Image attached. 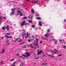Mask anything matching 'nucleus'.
Wrapping results in <instances>:
<instances>
[{"label": "nucleus", "mask_w": 66, "mask_h": 66, "mask_svg": "<svg viewBox=\"0 0 66 66\" xmlns=\"http://www.w3.org/2000/svg\"><path fill=\"white\" fill-rule=\"evenodd\" d=\"M30 46L31 48H34V47H33V46L32 44H30Z\"/></svg>", "instance_id": "obj_18"}, {"label": "nucleus", "mask_w": 66, "mask_h": 66, "mask_svg": "<svg viewBox=\"0 0 66 66\" xmlns=\"http://www.w3.org/2000/svg\"><path fill=\"white\" fill-rule=\"evenodd\" d=\"M33 45L35 46H38V43L36 42V43H33Z\"/></svg>", "instance_id": "obj_4"}, {"label": "nucleus", "mask_w": 66, "mask_h": 66, "mask_svg": "<svg viewBox=\"0 0 66 66\" xmlns=\"http://www.w3.org/2000/svg\"><path fill=\"white\" fill-rule=\"evenodd\" d=\"M54 50L55 52L53 50H51V52H52L53 53H54L55 54H56L58 52V51L56 49H54Z\"/></svg>", "instance_id": "obj_2"}, {"label": "nucleus", "mask_w": 66, "mask_h": 66, "mask_svg": "<svg viewBox=\"0 0 66 66\" xmlns=\"http://www.w3.org/2000/svg\"><path fill=\"white\" fill-rule=\"evenodd\" d=\"M16 63V62H14L13 64L11 65V66H15V64Z\"/></svg>", "instance_id": "obj_13"}, {"label": "nucleus", "mask_w": 66, "mask_h": 66, "mask_svg": "<svg viewBox=\"0 0 66 66\" xmlns=\"http://www.w3.org/2000/svg\"><path fill=\"white\" fill-rule=\"evenodd\" d=\"M12 2V3H18V2Z\"/></svg>", "instance_id": "obj_54"}, {"label": "nucleus", "mask_w": 66, "mask_h": 66, "mask_svg": "<svg viewBox=\"0 0 66 66\" xmlns=\"http://www.w3.org/2000/svg\"><path fill=\"white\" fill-rule=\"evenodd\" d=\"M43 56H45V55L43 54Z\"/></svg>", "instance_id": "obj_55"}, {"label": "nucleus", "mask_w": 66, "mask_h": 66, "mask_svg": "<svg viewBox=\"0 0 66 66\" xmlns=\"http://www.w3.org/2000/svg\"><path fill=\"white\" fill-rule=\"evenodd\" d=\"M10 45V43H9L7 44V45Z\"/></svg>", "instance_id": "obj_53"}, {"label": "nucleus", "mask_w": 66, "mask_h": 66, "mask_svg": "<svg viewBox=\"0 0 66 66\" xmlns=\"http://www.w3.org/2000/svg\"><path fill=\"white\" fill-rule=\"evenodd\" d=\"M14 14V11H12V12L11 13V14L10 15L12 16V15H13Z\"/></svg>", "instance_id": "obj_12"}, {"label": "nucleus", "mask_w": 66, "mask_h": 66, "mask_svg": "<svg viewBox=\"0 0 66 66\" xmlns=\"http://www.w3.org/2000/svg\"><path fill=\"white\" fill-rule=\"evenodd\" d=\"M47 32H50V29H48L47 30Z\"/></svg>", "instance_id": "obj_39"}, {"label": "nucleus", "mask_w": 66, "mask_h": 66, "mask_svg": "<svg viewBox=\"0 0 66 66\" xmlns=\"http://www.w3.org/2000/svg\"><path fill=\"white\" fill-rule=\"evenodd\" d=\"M38 2H39V1H37L36 2H35V3Z\"/></svg>", "instance_id": "obj_47"}, {"label": "nucleus", "mask_w": 66, "mask_h": 66, "mask_svg": "<svg viewBox=\"0 0 66 66\" xmlns=\"http://www.w3.org/2000/svg\"><path fill=\"white\" fill-rule=\"evenodd\" d=\"M22 56L24 57H27V56L24 54H22Z\"/></svg>", "instance_id": "obj_23"}, {"label": "nucleus", "mask_w": 66, "mask_h": 66, "mask_svg": "<svg viewBox=\"0 0 66 66\" xmlns=\"http://www.w3.org/2000/svg\"><path fill=\"white\" fill-rule=\"evenodd\" d=\"M13 38V37L12 36H8V38Z\"/></svg>", "instance_id": "obj_24"}, {"label": "nucleus", "mask_w": 66, "mask_h": 66, "mask_svg": "<svg viewBox=\"0 0 66 66\" xmlns=\"http://www.w3.org/2000/svg\"><path fill=\"white\" fill-rule=\"evenodd\" d=\"M50 56H51V57H53V58H54V56H53L52 55H50Z\"/></svg>", "instance_id": "obj_46"}, {"label": "nucleus", "mask_w": 66, "mask_h": 66, "mask_svg": "<svg viewBox=\"0 0 66 66\" xmlns=\"http://www.w3.org/2000/svg\"><path fill=\"white\" fill-rule=\"evenodd\" d=\"M15 10H16V8H13L11 9V11L12 12H14Z\"/></svg>", "instance_id": "obj_15"}, {"label": "nucleus", "mask_w": 66, "mask_h": 66, "mask_svg": "<svg viewBox=\"0 0 66 66\" xmlns=\"http://www.w3.org/2000/svg\"><path fill=\"white\" fill-rule=\"evenodd\" d=\"M52 40V41H53V40H55V39H53Z\"/></svg>", "instance_id": "obj_61"}, {"label": "nucleus", "mask_w": 66, "mask_h": 66, "mask_svg": "<svg viewBox=\"0 0 66 66\" xmlns=\"http://www.w3.org/2000/svg\"><path fill=\"white\" fill-rule=\"evenodd\" d=\"M31 11L32 14H34V9H31Z\"/></svg>", "instance_id": "obj_8"}, {"label": "nucleus", "mask_w": 66, "mask_h": 66, "mask_svg": "<svg viewBox=\"0 0 66 66\" xmlns=\"http://www.w3.org/2000/svg\"><path fill=\"white\" fill-rule=\"evenodd\" d=\"M42 6H43V5H39V6H41V7H42Z\"/></svg>", "instance_id": "obj_57"}, {"label": "nucleus", "mask_w": 66, "mask_h": 66, "mask_svg": "<svg viewBox=\"0 0 66 66\" xmlns=\"http://www.w3.org/2000/svg\"><path fill=\"white\" fill-rule=\"evenodd\" d=\"M2 30H5V28L4 27H2Z\"/></svg>", "instance_id": "obj_34"}, {"label": "nucleus", "mask_w": 66, "mask_h": 66, "mask_svg": "<svg viewBox=\"0 0 66 66\" xmlns=\"http://www.w3.org/2000/svg\"><path fill=\"white\" fill-rule=\"evenodd\" d=\"M61 56H62V55L61 54H60L58 55V57Z\"/></svg>", "instance_id": "obj_40"}, {"label": "nucleus", "mask_w": 66, "mask_h": 66, "mask_svg": "<svg viewBox=\"0 0 66 66\" xmlns=\"http://www.w3.org/2000/svg\"><path fill=\"white\" fill-rule=\"evenodd\" d=\"M22 37H23L24 35H26V32H24L22 34Z\"/></svg>", "instance_id": "obj_5"}, {"label": "nucleus", "mask_w": 66, "mask_h": 66, "mask_svg": "<svg viewBox=\"0 0 66 66\" xmlns=\"http://www.w3.org/2000/svg\"><path fill=\"white\" fill-rule=\"evenodd\" d=\"M39 57H38L36 58L37 59H39Z\"/></svg>", "instance_id": "obj_58"}, {"label": "nucleus", "mask_w": 66, "mask_h": 66, "mask_svg": "<svg viewBox=\"0 0 66 66\" xmlns=\"http://www.w3.org/2000/svg\"><path fill=\"white\" fill-rule=\"evenodd\" d=\"M6 27L7 28L6 30H7L8 31H9V30L10 29H9V25H7L6 26Z\"/></svg>", "instance_id": "obj_9"}, {"label": "nucleus", "mask_w": 66, "mask_h": 66, "mask_svg": "<svg viewBox=\"0 0 66 66\" xmlns=\"http://www.w3.org/2000/svg\"><path fill=\"white\" fill-rule=\"evenodd\" d=\"M27 37H29V36H30V34H28V32H27Z\"/></svg>", "instance_id": "obj_21"}, {"label": "nucleus", "mask_w": 66, "mask_h": 66, "mask_svg": "<svg viewBox=\"0 0 66 66\" xmlns=\"http://www.w3.org/2000/svg\"><path fill=\"white\" fill-rule=\"evenodd\" d=\"M57 42L56 41H55V42H54V44H57Z\"/></svg>", "instance_id": "obj_37"}, {"label": "nucleus", "mask_w": 66, "mask_h": 66, "mask_svg": "<svg viewBox=\"0 0 66 66\" xmlns=\"http://www.w3.org/2000/svg\"><path fill=\"white\" fill-rule=\"evenodd\" d=\"M23 43H24V42H22L21 43H20L19 45H23Z\"/></svg>", "instance_id": "obj_30"}, {"label": "nucleus", "mask_w": 66, "mask_h": 66, "mask_svg": "<svg viewBox=\"0 0 66 66\" xmlns=\"http://www.w3.org/2000/svg\"><path fill=\"white\" fill-rule=\"evenodd\" d=\"M63 48L64 49L66 48V46L65 45H64L63 46Z\"/></svg>", "instance_id": "obj_33"}, {"label": "nucleus", "mask_w": 66, "mask_h": 66, "mask_svg": "<svg viewBox=\"0 0 66 66\" xmlns=\"http://www.w3.org/2000/svg\"><path fill=\"white\" fill-rule=\"evenodd\" d=\"M30 18H31V19H33V16H32V15L31 16Z\"/></svg>", "instance_id": "obj_48"}, {"label": "nucleus", "mask_w": 66, "mask_h": 66, "mask_svg": "<svg viewBox=\"0 0 66 66\" xmlns=\"http://www.w3.org/2000/svg\"><path fill=\"white\" fill-rule=\"evenodd\" d=\"M46 1H49V0H46Z\"/></svg>", "instance_id": "obj_64"}, {"label": "nucleus", "mask_w": 66, "mask_h": 66, "mask_svg": "<svg viewBox=\"0 0 66 66\" xmlns=\"http://www.w3.org/2000/svg\"><path fill=\"white\" fill-rule=\"evenodd\" d=\"M42 65H47V63H43L42 64Z\"/></svg>", "instance_id": "obj_35"}, {"label": "nucleus", "mask_w": 66, "mask_h": 66, "mask_svg": "<svg viewBox=\"0 0 66 66\" xmlns=\"http://www.w3.org/2000/svg\"><path fill=\"white\" fill-rule=\"evenodd\" d=\"M4 62V61H2L1 62H0V63L1 64V65H4V63H3Z\"/></svg>", "instance_id": "obj_14"}, {"label": "nucleus", "mask_w": 66, "mask_h": 66, "mask_svg": "<svg viewBox=\"0 0 66 66\" xmlns=\"http://www.w3.org/2000/svg\"><path fill=\"white\" fill-rule=\"evenodd\" d=\"M47 55H49V56H50V54H46Z\"/></svg>", "instance_id": "obj_56"}, {"label": "nucleus", "mask_w": 66, "mask_h": 66, "mask_svg": "<svg viewBox=\"0 0 66 66\" xmlns=\"http://www.w3.org/2000/svg\"><path fill=\"white\" fill-rule=\"evenodd\" d=\"M48 35H49L48 34H46L44 35V36H45V37H48Z\"/></svg>", "instance_id": "obj_10"}, {"label": "nucleus", "mask_w": 66, "mask_h": 66, "mask_svg": "<svg viewBox=\"0 0 66 66\" xmlns=\"http://www.w3.org/2000/svg\"><path fill=\"white\" fill-rule=\"evenodd\" d=\"M5 48H4L3 50H2V52L1 53V54H2V53H3L4 52H5Z\"/></svg>", "instance_id": "obj_7"}, {"label": "nucleus", "mask_w": 66, "mask_h": 66, "mask_svg": "<svg viewBox=\"0 0 66 66\" xmlns=\"http://www.w3.org/2000/svg\"><path fill=\"white\" fill-rule=\"evenodd\" d=\"M22 40L21 39H20L19 40L18 42H21Z\"/></svg>", "instance_id": "obj_42"}, {"label": "nucleus", "mask_w": 66, "mask_h": 66, "mask_svg": "<svg viewBox=\"0 0 66 66\" xmlns=\"http://www.w3.org/2000/svg\"><path fill=\"white\" fill-rule=\"evenodd\" d=\"M63 43L64 44H66V42H64Z\"/></svg>", "instance_id": "obj_59"}, {"label": "nucleus", "mask_w": 66, "mask_h": 66, "mask_svg": "<svg viewBox=\"0 0 66 66\" xmlns=\"http://www.w3.org/2000/svg\"><path fill=\"white\" fill-rule=\"evenodd\" d=\"M36 19H38V20H40V19H41V18L38 17L36 18Z\"/></svg>", "instance_id": "obj_19"}, {"label": "nucleus", "mask_w": 66, "mask_h": 66, "mask_svg": "<svg viewBox=\"0 0 66 66\" xmlns=\"http://www.w3.org/2000/svg\"><path fill=\"white\" fill-rule=\"evenodd\" d=\"M40 43L41 44H42V43H43V41H41L40 42Z\"/></svg>", "instance_id": "obj_52"}, {"label": "nucleus", "mask_w": 66, "mask_h": 66, "mask_svg": "<svg viewBox=\"0 0 66 66\" xmlns=\"http://www.w3.org/2000/svg\"><path fill=\"white\" fill-rule=\"evenodd\" d=\"M23 66V63H22V62L19 65V66Z\"/></svg>", "instance_id": "obj_20"}, {"label": "nucleus", "mask_w": 66, "mask_h": 66, "mask_svg": "<svg viewBox=\"0 0 66 66\" xmlns=\"http://www.w3.org/2000/svg\"><path fill=\"white\" fill-rule=\"evenodd\" d=\"M32 28H34L35 27V25H32Z\"/></svg>", "instance_id": "obj_27"}, {"label": "nucleus", "mask_w": 66, "mask_h": 66, "mask_svg": "<svg viewBox=\"0 0 66 66\" xmlns=\"http://www.w3.org/2000/svg\"><path fill=\"white\" fill-rule=\"evenodd\" d=\"M20 38H16L15 40L14 41V42H17Z\"/></svg>", "instance_id": "obj_16"}, {"label": "nucleus", "mask_w": 66, "mask_h": 66, "mask_svg": "<svg viewBox=\"0 0 66 66\" xmlns=\"http://www.w3.org/2000/svg\"><path fill=\"white\" fill-rule=\"evenodd\" d=\"M28 42L29 43H30V42H31V40L30 39H29L28 40Z\"/></svg>", "instance_id": "obj_38"}, {"label": "nucleus", "mask_w": 66, "mask_h": 66, "mask_svg": "<svg viewBox=\"0 0 66 66\" xmlns=\"http://www.w3.org/2000/svg\"><path fill=\"white\" fill-rule=\"evenodd\" d=\"M39 24L40 26H42V23L41 21H40L39 22Z\"/></svg>", "instance_id": "obj_11"}, {"label": "nucleus", "mask_w": 66, "mask_h": 66, "mask_svg": "<svg viewBox=\"0 0 66 66\" xmlns=\"http://www.w3.org/2000/svg\"><path fill=\"white\" fill-rule=\"evenodd\" d=\"M36 41H37V42H37V43H38V39H37V38H36Z\"/></svg>", "instance_id": "obj_32"}, {"label": "nucleus", "mask_w": 66, "mask_h": 66, "mask_svg": "<svg viewBox=\"0 0 66 66\" xmlns=\"http://www.w3.org/2000/svg\"><path fill=\"white\" fill-rule=\"evenodd\" d=\"M35 16H39V14H36Z\"/></svg>", "instance_id": "obj_43"}, {"label": "nucleus", "mask_w": 66, "mask_h": 66, "mask_svg": "<svg viewBox=\"0 0 66 66\" xmlns=\"http://www.w3.org/2000/svg\"><path fill=\"white\" fill-rule=\"evenodd\" d=\"M6 35H11V34L7 33L6 34Z\"/></svg>", "instance_id": "obj_44"}, {"label": "nucleus", "mask_w": 66, "mask_h": 66, "mask_svg": "<svg viewBox=\"0 0 66 66\" xmlns=\"http://www.w3.org/2000/svg\"><path fill=\"white\" fill-rule=\"evenodd\" d=\"M39 49L37 50V52H38L37 53V54L38 55L39 54H41L42 53V51H39Z\"/></svg>", "instance_id": "obj_3"}, {"label": "nucleus", "mask_w": 66, "mask_h": 66, "mask_svg": "<svg viewBox=\"0 0 66 66\" xmlns=\"http://www.w3.org/2000/svg\"><path fill=\"white\" fill-rule=\"evenodd\" d=\"M17 12L18 13H19V14H21V13H22V12H21L20 11H18V10H17Z\"/></svg>", "instance_id": "obj_22"}, {"label": "nucleus", "mask_w": 66, "mask_h": 66, "mask_svg": "<svg viewBox=\"0 0 66 66\" xmlns=\"http://www.w3.org/2000/svg\"><path fill=\"white\" fill-rule=\"evenodd\" d=\"M4 19H5V20L6 19V18L5 17H4Z\"/></svg>", "instance_id": "obj_51"}, {"label": "nucleus", "mask_w": 66, "mask_h": 66, "mask_svg": "<svg viewBox=\"0 0 66 66\" xmlns=\"http://www.w3.org/2000/svg\"><path fill=\"white\" fill-rule=\"evenodd\" d=\"M5 37H7V38H9V36H7L6 35H5Z\"/></svg>", "instance_id": "obj_36"}, {"label": "nucleus", "mask_w": 66, "mask_h": 66, "mask_svg": "<svg viewBox=\"0 0 66 66\" xmlns=\"http://www.w3.org/2000/svg\"><path fill=\"white\" fill-rule=\"evenodd\" d=\"M27 48L26 45H24L23 47V48Z\"/></svg>", "instance_id": "obj_28"}, {"label": "nucleus", "mask_w": 66, "mask_h": 66, "mask_svg": "<svg viewBox=\"0 0 66 66\" xmlns=\"http://www.w3.org/2000/svg\"><path fill=\"white\" fill-rule=\"evenodd\" d=\"M30 2H31V3H35V2H33V1H30Z\"/></svg>", "instance_id": "obj_29"}, {"label": "nucleus", "mask_w": 66, "mask_h": 66, "mask_svg": "<svg viewBox=\"0 0 66 66\" xmlns=\"http://www.w3.org/2000/svg\"><path fill=\"white\" fill-rule=\"evenodd\" d=\"M30 24L29 23H26L25 21H23L22 22V24L21 25L22 27H23L24 25L25 26H27V25H29Z\"/></svg>", "instance_id": "obj_1"}, {"label": "nucleus", "mask_w": 66, "mask_h": 66, "mask_svg": "<svg viewBox=\"0 0 66 66\" xmlns=\"http://www.w3.org/2000/svg\"><path fill=\"white\" fill-rule=\"evenodd\" d=\"M27 36H26L25 37L26 39H27Z\"/></svg>", "instance_id": "obj_62"}, {"label": "nucleus", "mask_w": 66, "mask_h": 66, "mask_svg": "<svg viewBox=\"0 0 66 66\" xmlns=\"http://www.w3.org/2000/svg\"><path fill=\"white\" fill-rule=\"evenodd\" d=\"M9 40H8L6 42V43L7 44V43H9Z\"/></svg>", "instance_id": "obj_31"}, {"label": "nucleus", "mask_w": 66, "mask_h": 66, "mask_svg": "<svg viewBox=\"0 0 66 66\" xmlns=\"http://www.w3.org/2000/svg\"><path fill=\"white\" fill-rule=\"evenodd\" d=\"M27 16H25L23 18V19H27Z\"/></svg>", "instance_id": "obj_26"}, {"label": "nucleus", "mask_w": 66, "mask_h": 66, "mask_svg": "<svg viewBox=\"0 0 66 66\" xmlns=\"http://www.w3.org/2000/svg\"><path fill=\"white\" fill-rule=\"evenodd\" d=\"M25 54H27V55L26 56H27V57H28V56H30V53H29L26 52L25 53Z\"/></svg>", "instance_id": "obj_6"}, {"label": "nucleus", "mask_w": 66, "mask_h": 66, "mask_svg": "<svg viewBox=\"0 0 66 66\" xmlns=\"http://www.w3.org/2000/svg\"><path fill=\"white\" fill-rule=\"evenodd\" d=\"M20 57H21L22 59H24V57H23L21 56H20Z\"/></svg>", "instance_id": "obj_45"}, {"label": "nucleus", "mask_w": 66, "mask_h": 66, "mask_svg": "<svg viewBox=\"0 0 66 66\" xmlns=\"http://www.w3.org/2000/svg\"><path fill=\"white\" fill-rule=\"evenodd\" d=\"M19 15L20 16H22L23 15V14H22L21 13V14H20Z\"/></svg>", "instance_id": "obj_41"}, {"label": "nucleus", "mask_w": 66, "mask_h": 66, "mask_svg": "<svg viewBox=\"0 0 66 66\" xmlns=\"http://www.w3.org/2000/svg\"><path fill=\"white\" fill-rule=\"evenodd\" d=\"M27 2H29V0H26Z\"/></svg>", "instance_id": "obj_60"}, {"label": "nucleus", "mask_w": 66, "mask_h": 66, "mask_svg": "<svg viewBox=\"0 0 66 66\" xmlns=\"http://www.w3.org/2000/svg\"><path fill=\"white\" fill-rule=\"evenodd\" d=\"M28 22H29V23H31V22H33V21L32 20H28Z\"/></svg>", "instance_id": "obj_17"}, {"label": "nucleus", "mask_w": 66, "mask_h": 66, "mask_svg": "<svg viewBox=\"0 0 66 66\" xmlns=\"http://www.w3.org/2000/svg\"><path fill=\"white\" fill-rule=\"evenodd\" d=\"M64 22H66V20H64Z\"/></svg>", "instance_id": "obj_63"}, {"label": "nucleus", "mask_w": 66, "mask_h": 66, "mask_svg": "<svg viewBox=\"0 0 66 66\" xmlns=\"http://www.w3.org/2000/svg\"><path fill=\"white\" fill-rule=\"evenodd\" d=\"M14 60H15L14 59H13L11 60H10V62H13V61H14Z\"/></svg>", "instance_id": "obj_25"}, {"label": "nucleus", "mask_w": 66, "mask_h": 66, "mask_svg": "<svg viewBox=\"0 0 66 66\" xmlns=\"http://www.w3.org/2000/svg\"><path fill=\"white\" fill-rule=\"evenodd\" d=\"M16 55L18 56H19V54H16Z\"/></svg>", "instance_id": "obj_49"}, {"label": "nucleus", "mask_w": 66, "mask_h": 66, "mask_svg": "<svg viewBox=\"0 0 66 66\" xmlns=\"http://www.w3.org/2000/svg\"><path fill=\"white\" fill-rule=\"evenodd\" d=\"M59 42H62V40H60L59 41Z\"/></svg>", "instance_id": "obj_50"}]
</instances>
